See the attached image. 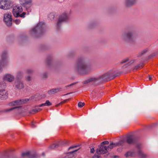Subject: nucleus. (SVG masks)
<instances>
[{
    "instance_id": "obj_49",
    "label": "nucleus",
    "mask_w": 158,
    "mask_h": 158,
    "mask_svg": "<svg viewBox=\"0 0 158 158\" xmlns=\"http://www.w3.org/2000/svg\"><path fill=\"white\" fill-rule=\"evenodd\" d=\"M76 83V82L72 83L71 84H70L69 85L66 86V87H70V86H72V85H75Z\"/></svg>"
},
{
    "instance_id": "obj_13",
    "label": "nucleus",
    "mask_w": 158,
    "mask_h": 158,
    "mask_svg": "<svg viewBox=\"0 0 158 158\" xmlns=\"http://www.w3.org/2000/svg\"><path fill=\"white\" fill-rule=\"evenodd\" d=\"M15 85V88L18 89H23L24 87L23 82L20 79H16Z\"/></svg>"
},
{
    "instance_id": "obj_19",
    "label": "nucleus",
    "mask_w": 158,
    "mask_h": 158,
    "mask_svg": "<svg viewBox=\"0 0 158 158\" xmlns=\"http://www.w3.org/2000/svg\"><path fill=\"white\" fill-rule=\"evenodd\" d=\"M3 79L5 81L11 82L13 81L14 79V77L11 74H7L4 76Z\"/></svg>"
},
{
    "instance_id": "obj_18",
    "label": "nucleus",
    "mask_w": 158,
    "mask_h": 158,
    "mask_svg": "<svg viewBox=\"0 0 158 158\" xmlns=\"http://www.w3.org/2000/svg\"><path fill=\"white\" fill-rule=\"evenodd\" d=\"M1 56L2 58V60L3 62H4L5 63L7 62L8 61V52L6 50H4L3 51L1 54Z\"/></svg>"
},
{
    "instance_id": "obj_6",
    "label": "nucleus",
    "mask_w": 158,
    "mask_h": 158,
    "mask_svg": "<svg viewBox=\"0 0 158 158\" xmlns=\"http://www.w3.org/2000/svg\"><path fill=\"white\" fill-rule=\"evenodd\" d=\"M5 84L3 82H0V98L3 100L6 99L8 97L7 91L5 89Z\"/></svg>"
},
{
    "instance_id": "obj_54",
    "label": "nucleus",
    "mask_w": 158,
    "mask_h": 158,
    "mask_svg": "<svg viewBox=\"0 0 158 158\" xmlns=\"http://www.w3.org/2000/svg\"><path fill=\"white\" fill-rule=\"evenodd\" d=\"M120 150H121V149H117V150L118 151H120Z\"/></svg>"
},
{
    "instance_id": "obj_48",
    "label": "nucleus",
    "mask_w": 158,
    "mask_h": 158,
    "mask_svg": "<svg viewBox=\"0 0 158 158\" xmlns=\"http://www.w3.org/2000/svg\"><path fill=\"white\" fill-rule=\"evenodd\" d=\"M26 80L28 81H30L31 80V77L30 76H28L26 77Z\"/></svg>"
},
{
    "instance_id": "obj_14",
    "label": "nucleus",
    "mask_w": 158,
    "mask_h": 158,
    "mask_svg": "<svg viewBox=\"0 0 158 158\" xmlns=\"http://www.w3.org/2000/svg\"><path fill=\"white\" fill-rule=\"evenodd\" d=\"M138 0H125L124 2L125 6L128 7L135 5Z\"/></svg>"
},
{
    "instance_id": "obj_2",
    "label": "nucleus",
    "mask_w": 158,
    "mask_h": 158,
    "mask_svg": "<svg viewBox=\"0 0 158 158\" xmlns=\"http://www.w3.org/2000/svg\"><path fill=\"white\" fill-rule=\"evenodd\" d=\"M45 27L44 23H39L35 27L33 28L30 31L29 34L35 37H39L44 32Z\"/></svg>"
},
{
    "instance_id": "obj_34",
    "label": "nucleus",
    "mask_w": 158,
    "mask_h": 158,
    "mask_svg": "<svg viewBox=\"0 0 158 158\" xmlns=\"http://www.w3.org/2000/svg\"><path fill=\"white\" fill-rule=\"evenodd\" d=\"M19 107H19V106H16V107H14L11 108H10V109H8L6 110V111H10L12 110H14V109H16V108H19Z\"/></svg>"
},
{
    "instance_id": "obj_9",
    "label": "nucleus",
    "mask_w": 158,
    "mask_h": 158,
    "mask_svg": "<svg viewBox=\"0 0 158 158\" xmlns=\"http://www.w3.org/2000/svg\"><path fill=\"white\" fill-rule=\"evenodd\" d=\"M12 15L10 13H6L3 18L4 21L8 26H10L12 24Z\"/></svg>"
},
{
    "instance_id": "obj_17",
    "label": "nucleus",
    "mask_w": 158,
    "mask_h": 158,
    "mask_svg": "<svg viewBox=\"0 0 158 158\" xmlns=\"http://www.w3.org/2000/svg\"><path fill=\"white\" fill-rule=\"evenodd\" d=\"M136 140V138L132 135H129L127 136L126 142L129 144L134 143Z\"/></svg>"
},
{
    "instance_id": "obj_44",
    "label": "nucleus",
    "mask_w": 158,
    "mask_h": 158,
    "mask_svg": "<svg viewBox=\"0 0 158 158\" xmlns=\"http://www.w3.org/2000/svg\"><path fill=\"white\" fill-rule=\"evenodd\" d=\"M77 146H77V145H75V146H72L70 147H69V148L68 150H70V149H73V148H76L77 147Z\"/></svg>"
},
{
    "instance_id": "obj_39",
    "label": "nucleus",
    "mask_w": 158,
    "mask_h": 158,
    "mask_svg": "<svg viewBox=\"0 0 158 158\" xmlns=\"http://www.w3.org/2000/svg\"><path fill=\"white\" fill-rule=\"evenodd\" d=\"M29 100H36V99L35 98V96H32L29 99H28Z\"/></svg>"
},
{
    "instance_id": "obj_16",
    "label": "nucleus",
    "mask_w": 158,
    "mask_h": 158,
    "mask_svg": "<svg viewBox=\"0 0 158 158\" xmlns=\"http://www.w3.org/2000/svg\"><path fill=\"white\" fill-rule=\"evenodd\" d=\"M79 149L65 153L66 155L63 158H75L76 156V154L75 153V152Z\"/></svg>"
},
{
    "instance_id": "obj_47",
    "label": "nucleus",
    "mask_w": 158,
    "mask_h": 158,
    "mask_svg": "<svg viewBox=\"0 0 158 158\" xmlns=\"http://www.w3.org/2000/svg\"><path fill=\"white\" fill-rule=\"evenodd\" d=\"M94 147L90 148V152L91 153H94Z\"/></svg>"
},
{
    "instance_id": "obj_11",
    "label": "nucleus",
    "mask_w": 158,
    "mask_h": 158,
    "mask_svg": "<svg viewBox=\"0 0 158 158\" xmlns=\"http://www.w3.org/2000/svg\"><path fill=\"white\" fill-rule=\"evenodd\" d=\"M29 101L28 98L19 99L13 101L10 103V105L15 106L25 103Z\"/></svg>"
},
{
    "instance_id": "obj_23",
    "label": "nucleus",
    "mask_w": 158,
    "mask_h": 158,
    "mask_svg": "<svg viewBox=\"0 0 158 158\" xmlns=\"http://www.w3.org/2000/svg\"><path fill=\"white\" fill-rule=\"evenodd\" d=\"M126 141L124 140H122L114 144L115 146H123L125 143Z\"/></svg>"
},
{
    "instance_id": "obj_37",
    "label": "nucleus",
    "mask_w": 158,
    "mask_h": 158,
    "mask_svg": "<svg viewBox=\"0 0 158 158\" xmlns=\"http://www.w3.org/2000/svg\"><path fill=\"white\" fill-rule=\"evenodd\" d=\"M33 70L32 69H29L27 70V72L28 73H30L33 72Z\"/></svg>"
},
{
    "instance_id": "obj_31",
    "label": "nucleus",
    "mask_w": 158,
    "mask_h": 158,
    "mask_svg": "<svg viewBox=\"0 0 158 158\" xmlns=\"http://www.w3.org/2000/svg\"><path fill=\"white\" fill-rule=\"evenodd\" d=\"M26 14V13L25 12H23L21 14H19L18 16L17 17H20L22 18H24L25 17V15Z\"/></svg>"
},
{
    "instance_id": "obj_3",
    "label": "nucleus",
    "mask_w": 158,
    "mask_h": 158,
    "mask_svg": "<svg viewBox=\"0 0 158 158\" xmlns=\"http://www.w3.org/2000/svg\"><path fill=\"white\" fill-rule=\"evenodd\" d=\"M121 39L130 44H134L135 42V39L134 37L132 31H128L122 33L121 36Z\"/></svg>"
},
{
    "instance_id": "obj_22",
    "label": "nucleus",
    "mask_w": 158,
    "mask_h": 158,
    "mask_svg": "<svg viewBox=\"0 0 158 158\" xmlns=\"http://www.w3.org/2000/svg\"><path fill=\"white\" fill-rule=\"evenodd\" d=\"M138 154L139 156L141 158H146L148 156V155L144 153L141 150H139L138 151Z\"/></svg>"
},
{
    "instance_id": "obj_52",
    "label": "nucleus",
    "mask_w": 158,
    "mask_h": 158,
    "mask_svg": "<svg viewBox=\"0 0 158 158\" xmlns=\"http://www.w3.org/2000/svg\"><path fill=\"white\" fill-rule=\"evenodd\" d=\"M152 76L150 75H149V80H151L152 79Z\"/></svg>"
},
{
    "instance_id": "obj_30",
    "label": "nucleus",
    "mask_w": 158,
    "mask_h": 158,
    "mask_svg": "<svg viewBox=\"0 0 158 158\" xmlns=\"http://www.w3.org/2000/svg\"><path fill=\"white\" fill-rule=\"evenodd\" d=\"M5 63V62H3V61L1 60H0V72L2 70V67L3 66Z\"/></svg>"
},
{
    "instance_id": "obj_53",
    "label": "nucleus",
    "mask_w": 158,
    "mask_h": 158,
    "mask_svg": "<svg viewBox=\"0 0 158 158\" xmlns=\"http://www.w3.org/2000/svg\"><path fill=\"white\" fill-rule=\"evenodd\" d=\"M119 156H114V158H119Z\"/></svg>"
},
{
    "instance_id": "obj_4",
    "label": "nucleus",
    "mask_w": 158,
    "mask_h": 158,
    "mask_svg": "<svg viewBox=\"0 0 158 158\" xmlns=\"http://www.w3.org/2000/svg\"><path fill=\"white\" fill-rule=\"evenodd\" d=\"M70 19V14L67 12H64L59 16L58 21L57 23V27H60L63 22H68Z\"/></svg>"
},
{
    "instance_id": "obj_27",
    "label": "nucleus",
    "mask_w": 158,
    "mask_h": 158,
    "mask_svg": "<svg viewBox=\"0 0 158 158\" xmlns=\"http://www.w3.org/2000/svg\"><path fill=\"white\" fill-rule=\"evenodd\" d=\"M42 109L40 108H36L34 109H33L31 110L29 113L31 114H34L36 112H39Z\"/></svg>"
},
{
    "instance_id": "obj_28",
    "label": "nucleus",
    "mask_w": 158,
    "mask_h": 158,
    "mask_svg": "<svg viewBox=\"0 0 158 158\" xmlns=\"http://www.w3.org/2000/svg\"><path fill=\"white\" fill-rule=\"evenodd\" d=\"M148 50L147 49H144L140 53L138 54V56H141L142 55L144 54L148 51Z\"/></svg>"
},
{
    "instance_id": "obj_24",
    "label": "nucleus",
    "mask_w": 158,
    "mask_h": 158,
    "mask_svg": "<svg viewBox=\"0 0 158 158\" xmlns=\"http://www.w3.org/2000/svg\"><path fill=\"white\" fill-rule=\"evenodd\" d=\"M99 80V78L97 77H92L88 79L87 81H86V83H88L89 82L94 81L96 82L98 81Z\"/></svg>"
},
{
    "instance_id": "obj_50",
    "label": "nucleus",
    "mask_w": 158,
    "mask_h": 158,
    "mask_svg": "<svg viewBox=\"0 0 158 158\" xmlns=\"http://www.w3.org/2000/svg\"><path fill=\"white\" fill-rule=\"evenodd\" d=\"M47 61H48V64H50L51 62V60L48 59H47Z\"/></svg>"
},
{
    "instance_id": "obj_33",
    "label": "nucleus",
    "mask_w": 158,
    "mask_h": 158,
    "mask_svg": "<svg viewBox=\"0 0 158 158\" xmlns=\"http://www.w3.org/2000/svg\"><path fill=\"white\" fill-rule=\"evenodd\" d=\"M129 60V59L128 58H127L125 59H123V60H122L121 62V64H123L127 62Z\"/></svg>"
},
{
    "instance_id": "obj_29",
    "label": "nucleus",
    "mask_w": 158,
    "mask_h": 158,
    "mask_svg": "<svg viewBox=\"0 0 158 158\" xmlns=\"http://www.w3.org/2000/svg\"><path fill=\"white\" fill-rule=\"evenodd\" d=\"M48 93L50 95L56 93L55 89H53L48 91Z\"/></svg>"
},
{
    "instance_id": "obj_12",
    "label": "nucleus",
    "mask_w": 158,
    "mask_h": 158,
    "mask_svg": "<svg viewBox=\"0 0 158 158\" xmlns=\"http://www.w3.org/2000/svg\"><path fill=\"white\" fill-rule=\"evenodd\" d=\"M99 148L97 149L96 153L98 154H104L108 152L107 147L106 146L100 145L98 146Z\"/></svg>"
},
{
    "instance_id": "obj_32",
    "label": "nucleus",
    "mask_w": 158,
    "mask_h": 158,
    "mask_svg": "<svg viewBox=\"0 0 158 158\" xmlns=\"http://www.w3.org/2000/svg\"><path fill=\"white\" fill-rule=\"evenodd\" d=\"M85 105V103L84 102H79L78 104V106L80 108L82 107Z\"/></svg>"
},
{
    "instance_id": "obj_8",
    "label": "nucleus",
    "mask_w": 158,
    "mask_h": 158,
    "mask_svg": "<svg viewBox=\"0 0 158 158\" xmlns=\"http://www.w3.org/2000/svg\"><path fill=\"white\" fill-rule=\"evenodd\" d=\"M118 75L114 72L110 71L102 75V78L104 79L111 80L114 79Z\"/></svg>"
},
{
    "instance_id": "obj_55",
    "label": "nucleus",
    "mask_w": 158,
    "mask_h": 158,
    "mask_svg": "<svg viewBox=\"0 0 158 158\" xmlns=\"http://www.w3.org/2000/svg\"><path fill=\"white\" fill-rule=\"evenodd\" d=\"M63 103V102H61L60 103H59V104H61V103Z\"/></svg>"
},
{
    "instance_id": "obj_43",
    "label": "nucleus",
    "mask_w": 158,
    "mask_h": 158,
    "mask_svg": "<svg viewBox=\"0 0 158 158\" xmlns=\"http://www.w3.org/2000/svg\"><path fill=\"white\" fill-rule=\"evenodd\" d=\"M47 106V105L46 104V102L44 103H42L40 105H38L37 107H42V106Z\"/></svg>"
},
{
    "instance_id": "obj_42",
    "label": "nucleus",
    "mask_w": 158,
    "mask_h": 158,
    "mask_svg": "<svg viewBox=\"0 0 158 158\" xmlns=\"http://www.w3.org/2000/svg\"><path fill=\"white\" fill-rule=\"evenodd\" d=\"M92 158H102L100 156H97L96 154H95L93 156Z\"/></svg>"
},
{
    "instance_id": "obj_51",
    "label": "nucleus",
    "mask_w": 158,
    "mask_h": 158,
    "mask_svg": "<svg viewBox=\"0 0 158 158\" xmlns=\"http://www.w3.org/2000/svg\"><path fill=\"white\" fill-rule=\"evenodd\" d=\"M134 60H132L131 61H130V62L129 63V64H132L134 62Z\"/></svg>"
},
{
    "instance_id": "obj_38",
    "label": "nucleus",
    "mask_w": 158,
    "mask_h": 158,
    "mask_svg": "<svg viewBox=\"0 0 158 158\" xmlns=\"http://www.w3.org/2000/svg\"><path fill=\"white\" fill-rule=\"evenodd\" d=\"M45 102L47 106H50L52 105V103L48 100H47Z\"/></svg>"
},
{
    "instance_id": "obj_45",
    "label": "nucleus",
    "mask_w": 158,
    "mask_h": 158,
    "mask_svg": "<svg viewBox=\"0 0 158 158\" xmlns=\"http://www.w3.org/2000/svg\"><path fill=\"white\" fill-rule=\"evenodd\" d=\"M42 77L43 78H46L48 77V74L47 73H44L43 74Z\"/></svg>"
},
{
    "instance_id": "obj_40",
    "label": "nucleus",
    "mask_w": 158,
    "mask_h": 158,
    "mask_svg": "<svg viewBox=\"0 0 158 158\" xmlns=\"http://www.w3.org/2000/svg\"><path fill=\"white\" fill-rule=\"evenodd\" d=\"M143 64H139V65H138L135 66V68L134 69H138L139 68L140 66H142V65Z\"/></svg>"
},
{
    "instance_id": "obj_20",
    "label": "nucleus",
    "mask_w": 158,
    "mask_h": 158,
    "mask_svg": "<svg viewBox=\"0 0 158 158\" xmlns=\"http://www.w3.org/2000/svg\"><path fill=\"white\" fill-rule=\"evenodd\" d=\"M64 143H64V142H59L58 143H54L50 147L52 149H54L56 148H58V147L60 146L61 145H64Z\"/></svg>"
},
{
    "instance_id": "obj_15",
    "label": "nucleus",
    "mask_w": 158,
    "mask_h": 158,
    "mask_svg": "<svg viewBox=\"0 0 158 158\" xmlns=\"http://www.w3.org/2000/svg\"><path fill=\"white\" fill-rule=\"evenodd\" d=\"M22 157L27 156V158H35L36 157L37 155L35 153H31L30 151H27L25 152H23L22 154Z\"/></svg>"
},
{
    "instance_id": "obj_25",
    "label": "nucleus",
    "mask_w": 158,
    "mask_h": 158,
    "mask_svg": "<svg viewBox=\"0 0 158 158\" xmlns=\"http://www.w3.org/2000/svg\"><path fill=\"white\" fill-rule=\"evenodd\" d=\"M23 76V73L22 72L19 71L18 72L17 75L16 76V79H20Z\"/></svg>"
},
{
    "instance_id": "obj_5",
    "label": "nucleus",
    "mask_w": 158,
    "mask_h": 158,
    "mask_svg": "<svg viewBox=\"0 0 158 158\" xmlns=\"http://www.w3.org/2000/svg\"><path fill=\"white\" fill-rule=\"evenodd\" d=\"M19 3L25 9L28 14L31 12V6L33 5L32 0H19Z\"/></svg>"
},
{
    "instance_id": "obj_26",
    "label": "nucleus",
    "mask_w": 158,
    "mask_h": 158,
    "mask_svg": "<svg viewBox=\"0 0 158 158\" xmlns=\"http://www.w3.org/2000/svg\"><path fill=\"white\" fill-rule=\"evenodd\" d=\"M115 143H114L113 142H111L110 143L109 145L107 147V150H108V151L109 150H111V149L113 148L116 146H115L114 145Z\"/></svg>"
},
{
    "instance_id": "obj_1",
    "label": "nucleus",
    "mask_w": 158,
    "mask_h": 158,
    "mask_svg": "<svg viewBox=\"0 0 158 158\" xmlns=\"http://www.w3.org/2000/svg\"><path fill=\"white\" fill-rule=\"evenodd\" d=\"M76 69L80 73L86 74H88L92 70L90 66L87 64L84 59H78Z\"/></svg>"
},
{
    "instance_id": "obj_21",
    "label": "nucleus",
    "mask_w": 158,
    "mask_h": 158,
    "mask_svg": "<svg viewBox=\"0 0 158 158\" xmlns=\"http://www.w3.org/2000/svg\"><path fill=\"white\" fill-rule=\"evenodd\" d=\"M136 153L133 151H129L127 152L125 155V156L127 157L130 156H133L135 155Z\"/></svg>"
},
{
    "instance_id": "obj_46",
    "label": "nucleus",
    "mask_w": 158,
    "mask_h": 158,
    "mask_svg": "<svg viewBox=\"0 0 158 158\" xmlns=\"http://www.w3.org/2000/svg\"><path fill=\"white\" fill-rule=\"evenodd\" d=\"M36 123L35 122H33L31 123V125L32 127H35V124Z\"/></svg>"
},
{
    "instance_id": "obj_36",
    "label": "nucleus",
    "mask_w": 158,
    "mask_h": 158,
    "mask_svg": "<svg viewBox=\"0 0 158 158\" xmlns=\"http://www.w3.org/2000/svg\"><path fill=\"white\" fill-rule=\"evenodd\" d=\"M56 93L62 91V89L61 88L55 89Z\"/></svg>"
},
{
    "instance_id": "obj_35",
    "label": "nucleus",
    "mask_w": 158,
    "mask_h": 158,
    "mask_svg": "<svg viewBox=\"0 0 158 158\" xmlns=\"http://www.w3.org/2000/svg\"><path fill=\"white\" fill-rule=\"evenodd\" d=\"M109 143V142L107 141H105L103 142H102V143H101V144L100 145H102L104 146V145L105 144H108Z\"/></svg>"
},
{
    "instance_id": "obj_41",
    "label": "nucleus",
    "mask_w": 158,
    "mask_h": 158,
    "mask_svg": "<svg viewBox=\"0 0 158 158\" xmlns=\"http://www.w3.org/2000/svg\"><path fill=\"white\" fill-rule=\"evenodd\" d=\"M15 22L16 24H18L20 23V21L19 19H16L15 20Z\"/></svg>"
},
{
    "instance_id": "obj_10",
    "label": "nucleus",
    "mask_w": 158,
    "mask_h": 158,
    "mask_svg": "<svg viewBox=\"0 0 158 158\" xmlns=\"http://www.w3.org/2000/svg\"><path fill=\"white\" fill-rule=\"evenodd\" d=\"M23 11V8L21 6H16L13 8L12 13L14 15L17 17L19 14H20Z\"/></svg>"
},
{
    "instance_id": "obj_7",
    "label": "nucleus",
    "mask_w": 158,
    "mask_h": 158,
    "mask_svg": "<svg viewBox=\"0 0 158 158\" xmlns=\"http://www.w3.org/2000/svg\"><path fill=\"white\" fill-rule=\"evenodd\" d=\"M11 6V2L10 0H0V8L7 10Z\"/></svg>"
}]
</instances>
